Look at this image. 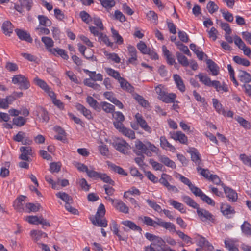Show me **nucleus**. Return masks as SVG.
<instances>
[{"instance_id": "1", "label": "nucleus", "mask_w": 251, "mask_h": 251, "mask_svg": "<svg viewBox=\"0 0 251 251\" xmlns=\"http://www.w3.org/2000/svg\"><path fill=\"white\" fill-rule=\"evenodd\" d=\"M182 199L187 205L197 209V215L201 221L213 223L215 222V217L208 210L200 208L199 205L189 196H182Z\"/></svg>"}, {"instance_id": "2", "label": "nucleus", "mask_w": 251, "mask_h": 251, "mask_svg": "<svg viewBox=\"0 0 251 251\" xmlns=\"http://www.w3.org/2000/svg\"><path fill=\"white\" fill-rule=\"evenodd\" d=\"M105 214L104 205L101 203L97 209L95 217L90 219L93 224L98 226L106 227L107 226V221L104 218Z\"/></svg>"}, {"instance_id": "3", "label": "nucleus", "mask_w": 251, "mask_h": 251, "mask_svg": "<svg viewBox=\"0 0 251 251\" xmlns=\"http://www.w3.org/2000/svg\"><path fill=\"white\" fill-rule=\"evenodd\" d=\"M135 148L137 150H141L149 157L152 155L151 152L156 153L158 150V148L151 142L147 141L143 143L139 140L135 142Z\"/></svg>"}, {"instance_id": "4", "label": "nucleus", "mask_w": 251, "mask_h": 251, "mask_svg": "<svg viewBox=\"0 0 251 251\" xmlns=\"http://www.w3.org/2000/svg\"><path fill=\"white\" fill-rule=\"evenodd\" d=\"M155 90L158 94V98L165 103H170L174 102V100L176 98V95L175 93H169L163 90L161 85L156 86Z\"/></svg>"}, {"instance_id": "5", "label": "nucleus", "mask_w": 251, "mask_h": 251, "mask_svg": "<svg viewBox=\"0 0 251 251\" xmlns=\"http://www.w3.org/2000/svg\"><path fill=\"white\" fill-rule=\"evenodd\" d=\"M190 190L195 196L200 197L204 202L211 206L215 205V201L210 197L206 195L199 188L193 185L190 188Z\"/></svg>"}, {"instance_id": "6", "label": "nucleus", "mask_w": 251, "mask_h": 251, "mask_svg": "<svg viewBox=\"0 0 251 251\" xmlns=\"http://www.w3.org/2000/svg\"><path fill=\"white\" fill-rule=\"evenodd\" d=\"M12 82L14 84H18L21 90H27L30 86L27 78L20 74L14 75L12 79Z\"/></svg>"}, {"instance_id": "7", "label": "nucleus", "mask_w": 251, "mask_h": 251, "mask_svg": "<svg viewBox=\"0 0 251 251\" xmlns=\"http://www.w3.org/2000/svg\"><path fill=\"white\" fill-rule=\"evenodd\" d=\"M20 150L22 152L19 156V158L21 160L27 162L31 161V159L30 156L32 155V150L31 147L29 146H23L20 148Z\"/></svg>"}, {"instance_id": "8", "label": "nucleus", "mask_w": 251, "mask_h": 251, "mask_svg": "<svg viewBox=\"0 0 251 251\" xmlns=\"http://www.w3.org/2000/svg\"><path fill=\"white\" fill-rule=\"evenodd\" d=\"M221 185L224 189V192L226 197L228 198V201L231 202L236 201L238 199V195L236 191L231 188L226 186L223 183H222Z\"/></svg>"}, {"instance_id": "9", "label": "nucleus", "mask_w": 251, "mask_h": 251, "mask_svg": "<svg viewBox=\"0 0 251 251\" xmlns=\"http://www.w3.org/2000/svg\"><path fill=\"white\" fill-rule=\"evenodd\" d=\"M170 137L175 141H178L180 143L187 145L188 143L187 137L181 131L170 132Z\"/></svg>"}, {"instance_id": "10", "label": "nucleus", "mask_w": 251, "mask_h": 251, "mask_svg": "<svg viewBox=\"0 0 251 251\" xmlns=\"http://www.w3.org/2000/svg\"><path fill=\"white\" fill-rule=\"evenodd\" d=\"M115 148L119 151L126 154L129 150V145L125 140H118L113 143Z\"/></svg>"}, {"instance_id": "11", "label": "nucleus", "mask_w": 251, "mask_h": 251, "mask_svg": "<svg viewBox=\"0 0 251 251\" xmlns=\"http://www.w3.org/2000/svg\"><path fill=\"white\" fill-rule=\"evenodd\" d=\"M127 50L128 54L129 56V58L127 60V63L136 65V61L137 60V51L136 48L131 45H128L127 46Z\"/></svg>"}, {"instance_id": "12", "label": "nucleus", "mask_w": 251, "mask_h": 251, "mask_svg": "<svg viewBox=\"0 0 251 251\" xmlns=\"http://www.w3.org/2000/svg\"><path fill=\"white\" fill-rule=\"evenodd\" d=\"M15 32L21 40L25 41L30 43L32 42L33 39L29 33L27 31L23 29L16 28L15 29Z\"/></svg>"}, {"instance_id": "13", "label": "nucleus", "mask_w": 251, "mask_h": 251, "mask_svg": "<svg viewBox=\"0 0 251 251\" xmlns=\"http://www.w3.org/2000/svg\"><path fill=\"white\" fill-rule=\"evenodd\" d=\"M220 210L223 215L228 218H231L230 215L235 213L234 209L227 203H221Z\"/></svg>"}, {"instance_id": "14", "label": "nucleus", "mask_w": 251, "mask_h": 251, "mask_svg": "<svg viewBox=\"0 0 251 251\" xmlns=\"http://www.w3.org/2000/svg\"><path fill=\"white\" fill-rule=\"evenodd\" d=\"M136 121L140 126L146 132L151 133L152 131L151 128L147 124L146 121L143 119V117L139 113L135 115Z\"/></svg>"}, {"instance_id": "15", "label": "nucleus", "mask_w": 251, "mask_h": 251, "mask_svg": "<svg viewBox=\"0 0 251 251\" xmlns=\"http://www.w3.org/2000/svg\"><path fill=\"white\" fill-rule=\"evenodd\" d=\"M36 115L43 122L47 123L50 120L48 112L43 107H38L36 111Z\"/></svg>"}, {"instance_id": "16", "label": "nucleus", "mask_w": 251, "mask_h": 251, "mask_svg": "<svg viewBox=\"0 0 251 251\" xmlns=\"http://www.w3.org/2000/svg\"><path fill=\"white\" fill-rule=\"evenodd\" d=\"M157 225L169 231H176L175 225L171 222H165L162 219L158 218Z\"/></svg>"}, {"instance_id": "17", "label": "nucleus", "mask_w": 251, "mask_h": 251, "mask_svg": "<svg viewBox=\"0 0 251 251\" xmlns=\"http://www.w3.org/2000/svg\"><path fill=\"white\" fill-rule=\"evenodd\" d=\"M25 198L26 197L24 196H21L14 201L13 206L19 212H22L24 210V207L25 204Z\"/></svg>"}, {"instance_id": "18", "label": "nucleus", "mask_w": 251, "mask_h": 251, "mask_svg": "<svg viewBox=\"0 0 251 251\" xmlns=\"http://www.w3.org/2000/svg\"><path fill=\"white\" fill-rule=\"evenodd\" d=\"M197 245L209 251H213L214 247L210 243L202 236H200L197 240Z\"/></svg>"}, {"instance_id": "19", "label": "nucleus", "mask_w": 251, "mask_h": 251, "mask_svg": "<svg viewBox=\"0 0 251 251\" xmlns=\"http://www.w3.org/2000/svg\"><path fill=\"white\" fill-rule=\"evenodd\" d=\"M114 207L121 212L127 214L129 213V208L121 200H115Z\"/></svg>"}, {"instance_id": "20", "label": "nucleus", "mask_w": 251, "mask_h": 251, "mask_svg": "<svg viewBox=\"0 0 251 251\" xmlns=\"http://www.w3.org/2000/svg\"><path fill=\"white\" fill-rule=\"evenodd\" d=\"M118 82L123 90L129 93L134 92V87L124 78L122 77Z\"/></svg>"}, {"instance_id": "21", "label": "nucleus", "mask_w": 251, "mask_h": 251, "mask_svg": "<svg viewBox=\"0 0 251 251\" xmlns=\"http://www.w3.org/2000/svg\"><path fill=\"white\" fill-rule=\"evenodd\" d=\"M75 107L76 109L81 112L86 118L89 120H91L93 119V116L92 115V113L89 109H87L83 105L77 103Z\"/></svg>"}, {"instance_id": "22", "label": "nucleus", "mask_w": 251, "mask_h": 251, "mask_svg": "<svg viewBox=\"0 0 251 251\" xmlns=\"http://www.w3.org/2000/svg\"><path fill=\"white\" fill-rule=\"evenodd\" d=\"M41 41L44 44L47 50L49 52L52 51V49H53L52 47L54 46V41L50 37L44 36L41 38Z\"/></svg>"}, {"instance_id": "23", "label": "nucleus", "mask_w": 251, "mask_h": 251, "mask_svg": "<svg viewBox=\"0 0 251 251\" xmlns=\"http://www.w3.org/2000/svg\"><path fill=\"white\" fill-rule=\"evenodd\" d=\"M13 140L16 142H22V144L25 145L28 142H31V141L27 139L26 137L25 133L23 131H19L18 133L13 137Z\"/></svg>"}, {"instance_id": "24", "label": "nucleus", "mask_w": 251, "mask_h": 251, "mask_svg": "<svg viewBox=\"0 0 251 251\" xmlns=\"http://www.w3.org/2000/svg\"><path fill=\"white\" fill-rule=\"evenodd\" d=\"M238 77L242 82L248 83L251 82V75L245 71L240 70Z\"/></svg>"}, {"instance_id": "25", "label": "nucleus", "mask_w": 251, "mask_h": 251, "mask_svg": "<svg viewBox=\"0 0 251 251\" xmlns=\"http://www.w3.org/2000/svg\"><path fill=\"white\" fill-rule=\"evenodd\" d=\"M50 53L55 56H59L65 60H68L69 58L67 52L64 50L58 48H53Z\"/></svg>"}, {"instance_id": "26", "label": "nucleus", "mask_w": 251, "mask_h": 251, "mask_svg": "<svg viewBox=\"0 0 251 251\" xmlns=\"http://www.w3.org/2000/svg\"><path fill=\"white\" fill-rule=\"evenodd\" d=\"M162 175L165 176L166 174H163ZM158 181L166 187L168 190L175 191L176 192H178V189L176 186L170 185L167 180L163 177V176H162L159 179V180H158Z\"/></svg>"}, {"instance_id": "27", "label": "nucleus", "mask_w": 251, "mask_h": 251, "mask_svg": "<svg viewBox=\"0 0 251 251\" xmlns=\"http://www.w3.org/2000/svg\"><path fill=\"white\" fill-rule=\"evenodd\" d=\"M173 78L177 88L182 92L185 91V86L181 77L177 74L173 75Z\"/></svg>"}, {"instance_id": "28", "label": "nucleus", "mask_w": 251, "mask_h": 251, "mask_svg": "<svg viewBox=\"0 0 251 251\" xmlns=\"http://www.w3.org/2000/svg\"><path fill=\"white\" fill-rule=\"evenodd\" d=\"M121 223L122 225H124L126 227H128L130 229L134 231H138L139 232H141L142 231V228L140 226L136 225L134 222L131 221H123L121 222Z\"/></svg>"}, {"instance_id": "29", "label": "nucleus", "mask_w": 251, "mask_h": 251, "mask_svg": "<svg viewBox=\"0 0 251 251\" xmlns=\"http://www.w3.org/2000/svg\"><path fill=\"white\" fill-rule=\"evenodd\" d=\"M207 67L212 73L213 75H217L219 73V67L212 60L207 59L206 60Z\"/></svg>"}, {"instance_id": "30", "label": "nucleus", "mask_w": 251, "mask_h": 251, "mask_svg": "<svg viewBox=\"0 0 251 251\" xmlns=\"http://www.w3.org/2000/svg\"><path fill=\"white\" fill-rule=\"evenodd\" d=\"M160 146L163 149L166 150L169 149V150L172 152L175 151V148L168 141L165 136H161L160 138Z\"/></svg>"}, {"instance_id": "31", "label": "nucleus", "mask_w": 251, "mask_h": 251, "mask_svg": "<svg viewBox=\"0 0 251 251\" xmlns=\"http://www.w3.org/2000/svg\"><path fill=\"white\" fill-rule=\"evenodd\" d=\"M13 28L14 26L10 21H6L3 23L2 29L6 35L10 36L13 32Z\"/></svg>"}, {"instance_id": "32", "label": "nucleus", "mask_w": 251, "mask_h": 251, "mask_svg": "<svg viewBox=\"0 0 251 251\" xmlns=\"http://www.w3.org/2000/svg\"><path fill=\"white\" fill-rule=\"evenodd\" d=\"M100 108L107 113H113L115 111V106L107 102L102 101L100 104Z\"/></svg>"}, {"instance_id": "33", "label": "nucleus", "mask_w": 251, "mask_h": 251, "mask_svg": "<svg viewBox=\"0 0 251 251\" xmlns=\"http://www.w3.org/2000/svg\"><path fill=\"white\" fill-rule=\"evenodd\" d=\"M30 235L32 239L36 242L39 240L41 237H47V234L41 230H33L30 232Z\"/></svg>"}, {"instance_id": "34", "label": "nucleus", "mask_w": 251, "mask_h": 251, "mask_svg": "<svg viewBox=\"0 0 251 251\" xmlns=\"http://www.w3.org/2000/svg\"><path fill=\"white\" fill-rule=\"evenodd\" d=\"M169 203L170 205L173 206L175 209L179 210L182 213H185L186 210L184 206L181 203L178 202L177 201L173 199H170L169 201Z\"/></svg>"}, {"instance_id": "35", "label": "nucleus", "mask_w": 251, "mask_h": 251, "mask_svg": "<svg viewBox=\"0 0 251 251\" xmlns=\"http://www.w3.org/2000/svg\"><path fill=\"white\" fill-rule=\"evenodd\" d=\"M87 102L89 105L94 109L98 111H100V108L99 102L91 96H88L86 99Z\"/></svg>"}, {"instance_id": "36", "label": "nucleus", "mask_w": 251, "mask_h": 251, "mask_svg": "<svg viewBox=\"0 0 251 251\" xmlns=\"http://www.w3.org/2000/svg\"><path fill=\"white\" fill-rule=\"evenodd\" d=\"M159 160L162 163H163L167 167H170L171 168H176V165L175 163L170 159L168 157L165 156L164 155H162L159 157Z\"/></svg>"}, {"instance_id": "37", "label": "nucleus", "mask_w": 251, "mask_h": 251, "mask_svg": "<svg viewBox=\"0 0 251 251\" xmlns=\"http://www.w3.org/2000/svg\"><path fill=\"white\" fill-rule=\"evenodd\" d=\"M84 71L88 74L90 77V79L94 81H102L103 80V76L101 74H96L95 71L92 72L88 70H86Z\"/></svg>"}, {"instance_id": "38", "label": "nucleus", "mask_w": 251, "mask_h": 251, "mask_svg": "<svg viewBox=\"0 0 251 251\" xmlns=\"http://www.w3.org/2000/svg\"><path fill=\"white\" fill-rule=\"evenodd\" d=\"M105 70L107 74L109 76H112L115 79L118 80V81L122 78V77H121L120 74L119 72L111 68H105Z\"/></svg>"}, {"instance_id": "39", "label": "nucleus", "mask_w": 251, "mask_h": 251, "mask_svg": "<svg viewBox=\"0 0 251 251\" xmlns=\"http://www.w3.org/2000/svg\"><path fill=\"white\" fill-rule=\"evenodd\" d=\"M200 79V81L207 86L210 87L212 81L206 75H204L202 73L199 74L197 76Z\"/></svg>"}, {"instance_id": "40", "label": "nucleus", "mask_w": 251, "mask_h": 251, "mask_svg": "<svg viewBox=\"0 0 251 251\" xmlns=\"http://www.w3.org/2000/svg\"><path fill=\"white\" fill-rule=\"evenodd\" d=\"M212 102L213 107L215 108L216 111L219 114H225V111L223 108L222 105L217 99L213 98L212 99Z\"/></svg>"}, {"instance_id": "41", "label": "nucleus", "mask_w": 251, "mask_h": 251, "mask_svg": "<svg viewBox=\"0 0 251 251\" xmlns=\"http://www.w3.org/2000/svg\"><path fill=\"white\" fill-rule=\"evenodd\" d=\"M242 232L246 235H251V224L247 221H244L241 226Z\"/></svg>"}, {"instance_id": "42", "label": "nucleus", "mask_w": 251, "mask_h": 251, "mask_svg": "<svg viewBox=\"0 0 251 251\" xmlns=\"http://www.w3.org/2000/svg\"><path fill=\"white\" fill-rule=\"evenodd\" d=\"M176 56L178 62L182 66L186 67L189 65L188 59L182 54L177 52L176 53Z\"/></svg>"}, {"instance_id": "43", "label": "nucleus", "mask_w": 251, "mask_h": 251, "mask_svg": "<svg viewBox=\"0 0 251 251\" xmlns=\"http://www.w3.org/2000/svg\"><path fill=\"white\" fill-rule=\"evenodd\" d=\"M217 24L219 25L224 30L226 34L230 35L231 33V29L229 25L226 23H224L221 20H216Z\"/></svg>"}, {"instance_id": "44", "label": "nucleus", "mask_w": 251, "mask_h": 251, "mask_svg": "<svg viewBox=\"0 0 251 251\" xmlns=\"http://www.w3.org/2000/svg\"><path fill=\"white\" fill-rule=\"evenodd\" d=\"M78 50L88 60H90L92 61H97V58L94 56L93 55L92 56H87L85 54V51L86 50V48L85 46L80 44H78Z\"/></svg>"}, {"instance_id": "45", "label": "nucleus", "mask_w": 251, "mask_h": 251, "mask_svg": "<svg viewBox=\"0 0 251 251\" xmlns=\"http://www.w3.org/2000/svg\"><path fill=\"white\" fill-rule=\"evenodd\" d=\"M33 82L36 85L40 87L44 91L47 89H48V87H49L47 83L44 80L39 78L38 77H36L34 79Z\"/></svg>"}, {"instance_id": "46", "label": "nucleus", "mask_w": 251, "mask_h": 251, "mask_svg": "<svg viewBox=\"0 0 251 251\" xmlns=\"http://www.w3.org/2000/svg\"><path fill=\"white\" fill-rule=\"evenodd\" d=\"M56 196L63 200L66 203L72 202L73 201L72 198L65 192H59L56 194Z\"/></svg>"}, {"instance_id": "47", "label": "nucleus", "mask_w": 251, "mask_h": 251, "mask_svg": "<svg viewBox=\"0 0 251 251\" xmlns=\"http://www.w3.org/2000/svg\"><path fill=\"white\" fill-rule=\"evenodd\" d=\"M99 178L103 182L109 183L112 186L115 185L114 181L105 173H100Z\"/></svg>"}, {"instance_id": "48", "label": "nucleus", "mask_w": 251, "mask_h": 251, "mask_svg": "<svg viewBox=\"0 0 251 251\" xmlns=\"http://www.w3.org/2000/svg\"><path fill=\"white\" fill-rule=\"evenodd\" d=\"M197 170L201 175L204 178L208 180H209L211 174H210L208 169H203L200 166H198Z\"/></svg>"}, {"instance_id": "49", "label": "nucleus", "mask_w": 251, "mask_h": 251, "mask_svg": "<svg viewBox=\"0 0 251 251\" xmlns=\"http://www.w3.org/2000/svg\"><path fill=\"white\" fill-rule=\"evenodd\" d=\"M190 153L191 157L193 161L197 165L199 166L201 160L199 152L196 150H195L194 151H191Z\"/></svg>"}, {"instance_id": "50", "label": "nucleus", "mask_w": 251, "mask_h": 251, "mask_svg": "<svg viewBox=\"0 0 251 251\" xmlns=\"http://www.w3.org/2000/svg\"><path fill=\"white\" fill-rule=\"evenodd\" d=\"M111 32L112 37L116 43L118 44H122L123 43V39L121 36L118 33V31L113 28H111Z\"/></svg>"}, {"instance_id": "51", "label": "nucleus", "mask_w": 251, "mask_h": 251, "mask_svg": "<svg viewBox=\"0 0 251 251\" xmlns=\"http://www.w3.org/2000/svg\"><path fill=\"white\" fill-rule=\"evenodd\" d=\"M25 207L29 210L28 212L31 211L36 212L39 210L41 206L39 203L34 204L33 203H27L25 205Z\"/></svg>"}, {"instance_id": "52", "label": "nucleus", "mask_w": 251, "mask_h": 251, "mask_svg": "<svg viewBox=\"0 0 251 251\" xmlns=\"http://www.w3.org/2000/svg\"><path fill=\"white\" fill-rule=\"evenodd\" d=\"M38 18L41 25L45 26H49L51 25V22L46 16L39 15Z\"/></svg>"}, {"instance_id": "53", "label": "nucleus", "mask_w": 251, "mask_h": 251, "mask_svg": "<svg viewBox=\"0 0 251 251\" xmlns=\"http://www.w3.org/2000/svg\"><path fill=\"white\" fill-rule=\"evenodd\" d=\"M134 99L142 106L147 107L149 106L148 101L146 100L142 96H140L138 94H136L134 96Z\"/></svg>"}, {"instance_id": "54", "label": "nucleus", "mask_w": 251, "mask_h": 251, "mask_svg": "<svg viewBox=\"0 0 251 251\" xmlns=\"http://www.w3.org/2000/svg\"><path fill=\"white\" fill-rule=\"evenodd\" d=\"M233 60L236 63L245 66H249L250 65V62L248 59L242 58L238 56H234L233 57Z\"/></svg>"}, {"instance_id": "55", "label": "nucleus", "mask_w": 251, "mask_h": 251, "mask_svg": "<svg viewBox=\"0 0 251 251\" xmlns=\"http://www.w3.org/2000/svg\"><path fill=\"white\" fill-rule=\"evenodd\" d=\"M109 167L114 171L117 172L119 174L126 176L127 174L125 172L124 170L120 166H116V165L111 163L108 165Z\"/></svg>"}, {"instance_id": "56", "label": "nucleus", "mask_w": 251, "mask_h": 251, "mask_svg": "<svg viewBox=\"0 0 251 251\" xmlns=\"http://www.w3.org/2000/svg\"><path fill=\"white\" fill-rule=\"evenodd\" d=\"M143 222L148 226L155 227L156 225H157L158 218H156V221H154L149 217L144 216L143 218Z\"/></svg>"}, {"instance_id": "57", "label": "nucleus", "mask_w": 251, "mask_h": 251, "mask_svg": "<svg viewBox=\"0 0 251 251\" xmlns=\"http://www.w3.org/2000/svg\"><path fill=\"white\" fill-rule=\"evenodd\" d=\"M84 83L86 86L91 87L95 90H100V86L91 81L90 79H86L84 80Z\"/></svg>"}, {"instance_id": "58", "label": "nucleus", "mask_w": 251, "mask_h": 251, "mask_svg": "<svg viewBox=\"0 0 251 251\" xmlns=\"http://www.w3.org/2000/svg\"><path fill=\"white\" fill-rule=\"evenodd\" d=\"M236 121L245 128L250 129L251 127L250 123L243 117L235 118Z\"/></svg>"}, {"instance_id": "59", "label": "nucleus", "mask_w": 251, "mask_h": 251, "mask_svg": "<svg viewBox=\"0 0 251 251\" xmlns=\"http://www.w3.org/2000/svg\"><path fill=\"white\" fill-rule=\"evenodd\" d=\"M121 132L122 133L123 135L129 138L134 139L135 138L134 132L130 129L125 127L123 128Z\"/></svg>"}, {"instance_id": "60", "label": "nucleus", "mask_w": 251, "mask_h": 251, "mask_svg": "<svg viewBox=\"0 0 251 251\" xmlns=\"http://www.w3.org/2000/svg\"><path fill=\"white\" fill-rule=\"evenodd\" d=\"M137 49L144 54L148 53L150 48H148L146 44L143 41H140L137 45Z\"/></svg>"}, {"instance_id": "61", "label": "nucleus", "mask_w": 251, "mask_h": 251, "mask_svg": "<svg viewBox=\"0 0 251 251\" xmlns=\"http://www.w3.org/2000/svg\"><path fill=\"white\" fill-rule=\"evenodd\" d=\"M225 244L226 248L229 251H239L237 247L231 241L225 240Z\"/></svg>"}, {"instance_id": "62", "label": "nucleus", "mask_w": 251, "mask_h": 251, "mask_svg": "<svg viewBox=\"0 0 251 251\" xmlns=\"http://www.w3.org/2000/svg\"><path fill=\"white\" fill-rule=\"evenodd\" d=\"M151 245L156 246L159 248L165 245V241L161 237L156 236L154 241L151 244Z\"/></svg>"}, {"instance_id": "63", "label": "nucleus", "mask_w": 251, "mask_h": 251, "mask_svg": "<svg viewBox=\"0 0 251 251\" xmlns=\"http://www.w3.org/2000/svg\"><path fill=\"white\" fill-rule=\"evenodd\" d=\"M146 201L149 206L153 208L155 211L158 212H161L162 211L161 206L157 204L155 202L152 201L150 199L147 200Z\"/></svg>"}, {"instance_id": "64", "label": "nucleus", "mask_w": 251, "mask_h": 251, "mask_svg": "<svg viewBox=\"0 0 251 251\" xmlns=\"http://www.w3.org/2000/svg\"><path fill=\"white\" fill-rule=\"evenodd\" d=\"M26 120L22 116H19L16 118H14L13 119V123L14 125H15L18 126H22L25 124Z\"/></svg>"}]
</instances>
